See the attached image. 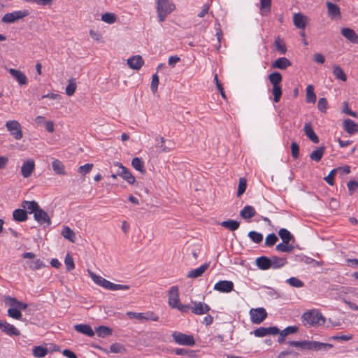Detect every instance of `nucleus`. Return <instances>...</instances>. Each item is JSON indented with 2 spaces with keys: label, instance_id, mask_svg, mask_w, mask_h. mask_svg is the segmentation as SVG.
I'll return each instance as SVG.
<instances>
[{
  "label": "nucleus",
  "instance_id": "obj_1",
  "mask_svg": "<svg viewBox=\"0 0 358 358\" xmlns=\"http://www.w3.org/2000/svg\"><path fill=\"white\" fill-rule=\"evenodd\" d=\"M301 321L304 326L316 327L323 325L325 317L316 309H312L303 313Z\"/></svg>",
  "mask_w": 358,
  "mask_h": 358
},
{
  "label": "nucleus",
  "instance_id": "obj_2",
  "mask_svg": "<svg viewBox=\"0 0 358 358\" xmlns=\"http://www.w3.org/2000/svg\"><path fill=\"white\" fill-rule=\"evenodd\" d=\"M29 14V10L26 9L8 13L2 17L1 22L3 23H14L17 20L28 16Z\"/></svg>",
  "mask_w": 358,
  "mask_h": 358
},
{
  "label": "nucleus",
  "instance_id": "obj_3",
  "mask_svg": "<svg viewBox=\"0 0 358 358\" xmlns=\"http://www.w3.org/2000/svg\"><path fill=\"white\" fill-rule=\"evenodd\" d=\"M172 337L174 341L178 345L193 346L195 344L194 337L192 335H187L179 331H174L172 334Z\"/></svg>",
  "mask_w": 358,
  "mask_h": 358
},
{
  "label": "nucleus",
  "instance_id": "obj_4",
  "mask_svg": "<svg viewBox=\"0 0 358 358\" xmlns=\"http://www.w3.org/2000/svg\"><path fill=\"white\" fill-rule=\"evenodd\" d=\"M6 127L16 140H20L22 138V127L17 120H9L6 122Z\"/></svg>",
  "mask_w": 358,
  "mask_h": 358
},
{
  "label": "nucleus",
  "instance_id": "obj_5",
  "mask_svg": "<svg viewBox=\"0 0 358 358\" xmlns=\"http://www.w3.org/2000/svg\"><path fill=\"white\" fill-rule=\"evenodd\" d=\"M114 166L118 167L120 170L117 171V175L126 180L129 184H134L136 181L135 177L129 170L123 166L120 162H114Z\"/></svg>",
  "mask_w": 358,
  "mask_h": 358
},
{
  "label": "nucleus",
  "instance_id": "obj_6",
  "mask_svg": "<svg viewBox=\"0 0 358 358\" xmlns=\"http://www.w3.org/2000/svg\"><path fill=\"white\" fill-rule=\"evenodd\" d=\"M251 321L254 324H260L267 317V313L264 308H252L250 310Z\"/></svg>",
  "mask_w": 358,
  "mask_h": 358
},
{
  "label": "nucleus",
  "instance_id": "obj_7",
  "mask_svg": "<svg viewBox=\"0 0 358 358\" xmlns=\"http://www.w3.org/2000/svg\"><path fill=\"white\" fill-rule=\"evenodd\" d=\"M127 315L130 318H136L139 320H151V321H157L159 320V317L153 312H147V313H134V312H128Z\"/></svg>",
  "mask_w": 358,
  "mask_h": 358
},
{
  "label": "nucleus",
  "instance_id": "obj_8",
  "mask_svg": "<svg viewBox=\"0 0 358 358\" xmlns=\"http://www.w3.org/2000/svg\"><path fill=\"white\" fill-rule=\"evenodd\" d=\"M168 296L169 306L171 308H175L180 303L179 299V289L177 286H173L171 287L168 293Z\"/></svg>",
  "mask_w": 358,
  "mask_h": 358
},
{
  "label": "nucleus",
  "instance_id": "obj_9",
  "mask_svg": "<svg viewBox=\"0 0 358 358\" xmlns=\"http://www.w3.org/2000/svg\"><path fill=\"white\" fill-rule=\"evenodd\" d=\"M176 8L175 4L169 0H157V11L171 13Z\"/></svg>",
  "mask_w": 358,
  "mask_h": 358
},
{
  "label": "nucleus",
  "instance_id": "obj_10",
  "mask_svg": "<svg viewBox=\"0 0 358 358\" xmlns=\"http://www.w3.org/2000/svg\"><path fill=\"white\" fill-rule=\"evenodd\" d=\"M280 332V329L277 327H259L256 329L253 334L256 337H264L266 335H277Z\"/></svg>",
  "mask_w": 358,
  "mask_h": 358
},
{
  "label": "nucleus",
  "instance_id": "obj_11",
  "mask_svg": "<svg viewBox=\"0 0 358 358\" xmlns=\"http://www.w3.org/2000/svg\"><path fill=\"white\" fill-rule=\"evenodd\" d=\"M35 169V162L33 159H27L21 166V173L24 178L30 177Z\"/></svg>",
  "mask_w": 358,
  "mask_h": 358
},
{
  "label": "nucleus",
  "instance_id": "obj_12",
  "mask_svg": "<svg viewBox=\"0 0 358 358\" xmlns=\"http://www.w3.org/2000/svg\"><path fill=\"white\" fill-rule=\"evenodd\" d=\"M34 217L41 225L46 224L47 226H50L52 223L48 214L41 208L35 212Z\"/></svg>",
  "mask_w": 358,
  "mask_h": 358
},
{
  "label": "nucleus",
  "instance_id": "obj_13",
  "mask_svg": "<svg viewBox=\"0 0 358 358\" xmlns=\"http://www.w3.org/2000/svg\"><path fill=\"white\" fill-rule=\"evenodd\" d=\"M234 289V283L229 280H220L215 284L214 289L220 292L228 293Z\"/></svg>",
  "mask_w": 358,
  "mask_h": 358
},
{
  "label": "nucleus",
  "instance_id": "obj_14",
  "mask_svg": "<svg viewBox=\"0 0 358 358\" xmlns=\"http://www.w3.org/2000/svg\"><path fill=\"white\" fill-rule=\"evenodd\" d=\"M308 17L301 13H295L293 16L294 26L301 29H304L308 22Z\"/></svg>",
  "mask_w": 358,
  "mask_h": 358
},
{
  "label": "nucleus",
  "instance_id": "obj_15",
  "mask_svg": "<svg viewBox=\"0 0 358 358\" xmlns=\"http://www.w3.org/2000/svg\"><path fill=\"white\" fill-rule=\"evenodd\" d=\"M328 15L331 19H339L341 17L340 8L335 3L330 1L326 2Z\"/></svg>",
  "mask_w": 358,
  "mask_h": 358
},
{
  "label": "nucleus",
  "instance_id": "obj_16",
  "mask_svg": "<svg viewBox=\"0 0 358 358\" xmlns=\"http://www.w3.org/2000/svg\"><path fill=\"white\" fill-rule=\"evenodd\" d=\"M341 34L350 43H358V35L352 29L348 27L342 28Z\"/></svg>",
  "mask_w": 358,
  "mask_h": 358
},
{
  "label": "nucleus",
  "instance_id": "obj_17",
  "mask_svg": "<svg viewBox=\"0 0 358 358\" xmlns=\"http://www.w3.org/2000/svg\"><path fill=\"white\" fill-rule=\"evenodd\" d=\"M194 306L191 307L192 312L195 315H203L209 312L210 306L202 302H194Z\"/></svg>",
  "mask_w": 358,
  "mask_h": 358
},
{
  "label": "nucleus",
  "instance_id": "obj_18",
  "mask_svg": "<svg viewBox=\"0 0 358 358\" xmlns=\"http://www.w3.org/2000/svg\"><path fill=\"white\" fill-rule=\"evenodd\" d=\"M0 329L9 336H19L20 332L13 324L6 321L0 320Z\"/></svg>",
  "mask_w": 358,
  "mask_h": 358
},
{
  "label": "nucleus",
  "instance_id": "obj_19",
  "mask_svg": "<svg viewBox=\"0 0 358 358\" xmlns=\"http://www.w3.org/2000/svg\"><path fill=\"white\" fill-rule=\"evenodd\" d=\"M127 64L131 69L139 70L144 64V61L141 56L135 55L127 59Z\"/></svg>",
  "mask_w": 358,
  "mask_h": 358
},
{
  "label": "nucleus",
  "instance_id": "obj_20",
  "mask_svg": "<svg viewBox=\"0 0 358 358\" xmlns=\"http://www.w3.org/2000/svg\"><path fill=\"white\" fill-rule=\"evenodd\" d=\"M303 131L306 136L314 143H318L320 140L317 135L314 131L310 122L306 123L303 127Z\"/></svg>",
  "mask_w": 358,
  "mask_h": 358
},
{
  "label": "nucleus",
  "instance_id": "obj_21",
  "mask_svg": "<svg viewBox=\"0 0 358 358\" xmlns=\"http://www.w3.org/2000/svg\"><path fill=\"white\" fill-rule=\"evenodd\" d=\"M74 329L82 334L86 335L90 337L94 336V331L91 326L87 324H80L74 325Z\"/></svg>",
  "mask_w": 358,
  "mask_h": 358
},
{
  "label": "nucleus",
  "instance_id": "obj_22",
  "mask_svg": "<svg viewBox=\"0 0 358 358\" xmlns=\"http://www.w3.org/2000/svg\"><path fill=\"white\" fill-rule=\"evenodd\" d=\"M292 65L291 62L286 57H280L271 64V68L285 70Z\"/></svg>",
  "mask_w": 358,
  "mask_h": 358
},
{
  "label": "nucleus",
  "instance_id": "obj_23",
  "mask_svg": "<svg viewBox=\"0 0 358 358\" xmlns=\"http://www.w3.org/2000/svg\"><path fill=\"white\" fill-rule=\"evenodd\" d=\"M209 265V263H205L202 264L200 267L189 271L187 275V277L189 278H196L198 277L201 276L203 274V273L208 269Z\"/></svg>",
  "mask_w": 358,
  "mask_h": 358
},
{
  "label": "nucleus",
  "instance_id": "obj_24",
  "mask_svg": "<svg viewBox=\"0 0 358 358\" xmlns=\"http://www.w3.org/2000/svg\"><path fill=\"white\" fill-rule=\"evenodd\" d=\"M9 73L17 81L20 85H24L27 84V78L23 72L17 69H10Z\"/></svg>",
  "mask_w": 358,
  "mask_h": 358
},
{
  "label": "nucleus",
  "instance_id": "obj_25",
  "mask_svg": "<svg viewBox=\"0 0 358 358\" xmlns=\"http://www.w3.org/2000/svg\"><path fill=\"white\" fill-rule=\"evenodd\" d=\"M344 130L350 135L358 131V124L350 119H345L343 122Z\"/></svg>",
  "mask_w": 358,
  "mask_h": 358
},
{
  "label": "nucleus",
  "instance_id": "obj_26",
  "mask_svg": "<svg viewBox=\"0 0 358 358\" xmlns=\"http://www.w3.org/2000/svg\"><path fill=\"white\" fill-rule=\"evenodd\" d=\"M271 260V268L273 269H278L283 267L287 264V259L285 257H279L278 256H272L270 258Z\"/></svg>",
  "mask_w": 358,
  "mask_h": 358
},
{
  "label": "nucleus",
  "instance_id": "obj_27",
  "mask_svg": "<svg viewBox=\"0 0 358 358\" xmlns=\"http://www.w3.org/2000/svg\"><path fill=\"white\" fill-rule=\"evenodd\" d=\"M256 264L261 270H268L271 268V260L269 257L261 256L256 259Z\"/></svg>",
  "mask_w": 358,
  "mask_h": 358
},
{
  "label": "nucleus",
  "instance_id": "obj_28",
  "mask_svg": "<svg viewBox=\"0 0 358 358\" xmlns=\"http://www.w3.org/2000/svg\"><path fill=\"white\" fill-rule=\"evenodd\" d=\"M52 166L55 173L60 176L66 175L65 166L62 161L57 159H54L52 163Z\"/></svg>",
  "mask_w": 358,
  "mask_h": 358
},
{
  "label": "nucleus",
  "instance_id": "obj_29",
  "mask_svg": "<svg viewBox=\"0 0 358 358\" xmlns=\"http://www.w3.org/2000/svg\"><path fill=\"white\" fill-rule=\"evenodd\" d=\"M23 266L25 268H29L31 270H38L45 266L43 262L39 259L33 261H26Z\"/></svg>",
  "mask_w": 358,
  "mask_h": 358
},
{
  "label": "nucleus",
  "instance_id": "obj_30",
  "mask_svg": "<svg viewBox=\"0 0 358 358\" xmlns=\"http://www.w3.org/2000/svg\"><path fill=\"white\" fill-rule=\"evenodd\" d=\"M21 206L23 208L27 209L29 213L34 214L41 208L38 203L35 201H22Z\"/></svg>",
  "mask_w": 358,
  "mask_h": 358
},
{
  "label": "nucleus",
  "instance_id": "obj_31",
  "mask_svg": "<svg viewBox=\"0 0 358 358\" xmlns=\"http://www.w3.org/2000/svg\"><path fill=\"white\" fill-rule=\"evenodd\" d=\"M325 151V147L324 146H320L317 147L315 150H313L310 155V159L312 161H314L315 162H319Z\"/></svg>",
  "mask_w": 358,
  "mask_h": 358
},
{
  "label": "nucleus",
  "instance_id": "obj_32",
  "mask_svg": "<svg viewBox=\"0 0 358 358\" xmlns=\"http://www.w3.org/2000/svg\"><path fill=\"white\" fill-rule=\"evenodd\" d=\"M255 210L251 206H245L240 212V215L245 220L252 218L255 215Z\"/></svg>",
  "mask_w": 358,
  "mask_h": 358
},
{
  "label": "nucleus",
  "instance_id": "obj_33",
  "mask_svg": "<svg viewBox=\"0 0 358 358\" xmlns=\"http://www.w3.org/2000/svg\"><path fill=\"white\" fill-rule=\"evenodd\" d=\"M160 142H161V145H160L161 152H169L173 150L174 143L172 141H171V140L167 141L164 137H161Z\"/></svg>",
  "mask_w": 358,
  "mask_h": 358
},
{
  "label": "nucleus",
  "instance_id": "obj_34",
  "mask_svg": "<svg viewBox=\"0 0 358 358\" xmlns=\"http://www.w3.org/2000/svg\"><path fill=\"white\" fill-rule=\"evenodd\" d=\"M272 0H260V14L266 16L271 12Z\"/></svg>",
  "mask_w": 358,
  "mask_h": 358
},
{
  "label": "nucleus",
  "instance_id": "obj_35",
  "mask_svg": "<svg viewBox=\"0 0 358 358\" xmlns=\"http://www.w3.org/2000/svg\"><path fill=\"white\" fill-rule=\"evenodd\" d=\"M14 220L17 222H24L27 220V213L24 209H16L13 213Z\"/></svg>",
  "mask_w": 358,
  "mask_h": 358
},
{
  "label": "nucleus",
  "instance_id": "obj_36",
  "mask_svg": "<svg viewBox=\"0 0 358 358\" xmlns=\"http://www.w3.org/2000/svg\"><path fill=\"white\" fill-rule=\"evenodd\" d=\"M221 226L229 229L230 231H236L239 228L240 222L234 220H228L220 223Z\"/></svg>",
  "mask_w": 358,
  "mask_h": 358
},
{
  "label": "nucleus",
  "instance_id": "obj_37",
  "mask_svg": "<svg viewBox=\"0 0 358 358\" xmlns=\"http://www.w3.org/2000/svg\"><path fill=\"white\" fill-rule=\"evenodd\" d=\"M62 235L64 238L69 240L72 243H75L76 241V234L75 232L71 229L69 227L65 226L62 229Z\"/></svg>",
  "mask_w": 358,
  "mask_h": 358
},
{
  "label": "nucleus",
  "instance_id": "obj_38",
  "mask_svg": "<svg viewBox=\"0 0 358 358\" xmlns=\"http://www.w3.org/2000/svg\"><path fill=\"white\" fill-rule=\"evenodd\" d=\"M278 235L284 243H289L294 238L293 235L285 228H282L278 231Z\"/></svg>",
  "mask_w": 358,
  "mask_h": 358
},
{
  "label": "nucleus",
  "instance_id": "obj_39",
  "mask_svg": "<svg viewBox=\"0 0 358 358\" xmlns=\"http://www.w3.org/2000/svg\"><path fill=\"white\" fill-rule=\"evenodd\" d=\"M132 166L141 173H145L143 161L139 157H134L131 160Z\"/></svg>",
  "mask_w": 358,
  "mask_h": 358
},
{
  "label": "nucleus",
  "instance_id": "obj_40",
  "mask_svg": "<svg viewBox=\"0 0 358 358\" xmlns=\"http://www.w3.org/2000/svg\"><path fill=\"white\" fill-rule=\"evenodd\" d=\"M274 46L276 50L284 55L287 52V48L284 40L280 37L275 38L274 41Z\"/></svg>",
  "mask_w": 358,
  "mask_h": 358
},
{
  "label": "nucleus",
  "instance_id": "obj_41",
  "mask_svg": "<svg viewBox=\"0 0 358 358\" xmlns=\"http://www.w3.org/2000/svg\"><path fill=\"white\" fill-rule=\"evenodd\" d=\"M268 80L273 85H280L282 76L280 72L275 71L268 75Z\"/></svg>",
  "mask_w": 358,
  "mask_h": 358
},
{
  "label": "nucleus",
  "instance_id": "obj_42",
  "mask_svg": "<svg viewBox=\"0 0 358 358\" xmlns=\"http://www.w3.org/2000/svg\"><path fill=\"white\" fill-rule=\"evenodd\" d=\"M333 73L336 79L341 80L342 81H345L347 80V76L345 72L338 65L333 66Z\"/></svg>",
  "mask_w": 358,
  "mask_h": 358
},
{
  "label": "nucleus",
  "instance_id": "obj_43",
  "mask_svg": "<svg viewBox=\"0 0 358 358\" xmlns=\"http://www.w3.org/2000/svg\"><path fill=\"white\" fill-rule=\"evenodd\" d=\"M96 332L99 337L104 338L112 334V329L108 327L101 325L96 328Z\"/></svg>",
  "mask_w": 358,
  "mask_h": 358
},
{
  "label": "nucleus",
  "instance_id": "obj_44",
  "mask_svg": "<svg viewBox=\"0 0 358 358\" xmlns=\"http://www.w3.org/2000/svg\"><path fill=\"white\" fill-rule=\"evenodd\" d=\"M316 94L314 92V87L312 85H309L306 87V102L315 103L316 101Z\"/></svg>",
  "mask_w": 358,
  "mask_h": 358
},
{
  "label": "nucleus",
  "instance_id": "obj_45",
  "mask_svg": "<svg viewBox=\"0 0 358 358\" xmlns=\"http://www.w3.org/2000/svg\"><path fill=\"white\" fill-rule=\"evenodd\" d=\"M294 246L289 243H284L283 242L278 244L275 246V250L281 252H291L294 250Z\"/></svg>",
  "mask_w": 358,
  "mask_h": 358
},
{
  "label": "nucleus",
  "instance_id": "obj_46",
  "mask_svg": "<svg viewBox=\"0 0 358 358\" xmlns=\"http://www.w3.org/2000/svg\"><path fill=\"white\" fill-rule=\"evenodd\" d=\"M272 94L273 95V101L275 103L279 102L282 94V87L280 85H273Z\"/></svg>",
  "mask_w": 358,
  "mask_h": 358
},
{
  "label": "nucleus",
  "instance_id": "obj_47",
  "mask_svg": "<svg viewBox=\"0 0 358 358\" xmlns=\"http://www.w3.org/2000/svg\"><path fill=\"white\" fill-rule=\"evenodd\" d=\"M48 352V348L42 346H36L33 349V355L36 357H43Z\"/></svg>",
  "mask_w": 358,
  "mask_h": 358
},
{
  "label": "nucleus",
  "instance_id": "obj_48",
  "mask_svg": "<svg viewBox=\"0 0 358 358\" xmlns=\"http://www.w3.org/2000/svg\"><path fill=\"white\" fill-rule=\"evenodd\" d=\"M173 352L177 355H182V356H187L189 357H195V351L188 350V349H183V348H176Z\"/></svg>",
  "mask_w": 358,
  "mask_h": 358
},
{
  "label": "nucleus",
  "instance_id": "obj_49",
  "mask_svg": "<svg viewBox=\"0 0 358 358\" xmlns=\"http://www.w3.org/2000/svg\"><path fill=\"white\" fill-rule=\"evenodd\" d=\"M248 236L255 243H259L263 241V235L255 231H250Z\"/></svg>",
  "mask_w": 358,
  "mask_h": 358
},
{
  "label": "nucleus",
  "instance_id": "obj_50",
  "mask_svg": "<svg viewBox=\"0 0 358 358\" xmlns=\"http://www.w3.org/2000/svg\"><path fill=\"white\" fill-rule=\"evenodd\" d=\"M76 90V83L75 82V79L71 78L69 80V84L66 87V94L68 96H72Z\"/></svg>",
  "mask_w": 358,
  "mask_h": 358
},
{
  "label": "nucleus",
  "instance_id": "obj_51",
  "mask_svg": "<svg viewBox=\"0 0 358 358\" xmlns=\"http://www.w3.org/2000/svg\"><path fill=\"white\" fill-rule=\"evenodd\" d=\"M278 241V238L275 234H273V233L269 234L266 237L264 244L266 246L271 247V246H273Z\"/></svg>",
  "mask_w": 358,
  "mask_h": 358
},
{
  "label": "nucleus",
  "instance_id": "obj_52",
  "mask_svg": "<svg viewBox=\"0 0 358 358\" xmlns=\"http://www.w3.org/2000/svg\"><path fill=\"white\" fill-rule=\"evenodd\" d=\"M64 264L67 271H71L75 268L73 259L69 253H67L65 257Z\"/></svg>",
  "mask_w": 358,
  "mask_h": 358
},
{
  "label": "nucleus",
  "instance_id": "obj_53",
  "mask_svg": "<svg viewBox=\"0 0 358 358\" xmlns=\"http://www.w3.org/2000/svg\"><path fill=\"white\" fill-rule=\"evenodd\" d=\"M247 187V180L245 178H241L238 182L237 196H241L245 191Z\"/></svg>",
  "mask_w": 358,
  "mask_h": 358
},
{
  "label": "nucleus",
  "instance_id": "obj_54",
  "mask_svg": "<svg viewBox=\"0 0 358 358\" xmlns=\"http://www.w3.org/2000/svg\"><path fill=\"white\" fill-rule=\"evenodd\" d=\"M116 15L112 13H106L101 15V20L108 23L113 24L116 21Z\"/></svg>",
  "mask_w": 358,
  "mask_h": 358
},
{
  "label": "nucleus",
  "instance_id": "obj_55",
  "mask_svg": "<svg viewBox=\"0 0 358 358\" xmlns=\"http://www.w3.org/2000/svg\"><path fill=\"white\" fill-rule=\"evenodd\" d=\"M298 330L299 328L296 326H289L284 329L282 331H280L278 334L282 336H287L289 334L296 333Z\"/></svg>",
  "mask_w": 358,
  "mask_h": 358
},
{
  "label": "nucleus",
  "instance_id": "obj_56",
  "mask_svg": "<svg viewBox=\"0 0 358 358\" xmlns=\"http://www.w3.org/2000/svg\"><path fill=\"white\" fill-rule=\"evenodd\" d=\"M8 315L15 320H21L22 315L17 308H10L8 310Z\"/></svg>",
  "mask_w": 358,
  "mask_h": 358
},
{
  "label": "nucleus",
  "instance_id": "obj_57",
  "mask_svg": "<svg viewBox=\"0 0 358 358\" xmlns=\"http://www.w3.org/2000/svg\"><path fill=\"white\" fill-rule=\"evenodd\" d=\"M110 350L113 353H124L126 352V348L120 343H113L110 346Z\"/></svg>",
  "mask_w": 358,
  "mask_h": 358
},
{
  "label": "nucleus",
  "instance_id": "obj_58",
  "mask_svg": "<svg viewBox=\"0 0 358 358\" xmlns=\"http://www.w3.org/2000/svg\"><path fill=\"white\" fill-rule=\"evenodd\" d=\"M287 282L289 283V285L294 287H302L304 284L303 282L299 278L296 277H291L287 280Z\"/></svg>",
  "mask_w": 358,
  "mask_h": 358
},
{
  "label": "nucleus",
  "instance_id": "obj_59",
  "mask_svg": "<svg viewBox=\"0 0 358 358\" xmlns=\"http://www.w3.org/2000/svg\"><path fill=\"white\" fill-rule=\"evenodd\" d=\"M332 348H333V345L331 343H321V342L317 341V346L315 348H316L315 351H320V350L327 351Z\"/></svg>",
  "mask_w": 358,
  "mask_h": 358
},
{
  "label": "nucleus",
  "instance_id": "obj_60",
  "mask_svg": "<svg viewBox=\"0 0 358 358\" xmlns=\"http://www.w3.org/2000/svg\"><path fill=\"white\" fill-rule=\"evenodd\" d=\"M328 102L326 98H320L317 103V108L322 113H325L327 108Z\"/></svg>",
  "mask_w": 358,
  "mask_h": 358
},
{
  "label": "nucleus",
  "instance_id": "obj_61",
  "mask_svg": "<svg viewBox=\"0 0 358 358\" xmlns=\"http://www.w3.org/2000/svg\"><path fill=\"white\" fill-rule=\"evenodd\" d=\"M158 85H159V77L156 73L154 75H152V82H151V85H150V89L153 93H155L157 91Z\"/></svg>",
  "mask_w": 358,
  "mask_h": 358
},
{
  "label": "nucleus",
  "instance_id": "obj_62",
  "mask_svg": "<svg viewBox=\"0 0 358 358\" xmlns=\"http://www.w3.org/2000/svg\"><path fill=\"white\" fill-rule=\"evenodd\" d=\"M348 193L352 195L354 192L358 188V182L356 180H351L347 183Z\"/></svg>",
  "mask_w": 358,
  "mask_h": 358
},
{
  "label": "nucleus",
  "instance_id": "obj_63",
  "mask_svg": "<svg viewBox=\"0 0 358 358\" xmlns=\"http://www.w3.org/2000/svg\"><path fill=\"white\" fill-rule=\"evenodd\" d=\"M291 152H292V156L294 159H297L299 157V146L295 141H293L291 143Z\"/></svg>",
  "mask_w": 358,
  "mask_h": 358
},
{
  "label": "nucleus",
  "instance_id": "obj_64",
  "mask_svg": "<svg viewBox=\"0 0 358 358\" xmlns=\"http://www.w3.org/2000/svg\"><path fill=\"white\" fill-rule=\"evenodd\" d=\"M93 168L92 164H86L83 166H80L78 168V172L81 173L82 175H86L87 173H90L91 170Z\"/></svg>",
  "mask_w": 358,
  "mask_h": 358
}]
</instances>
